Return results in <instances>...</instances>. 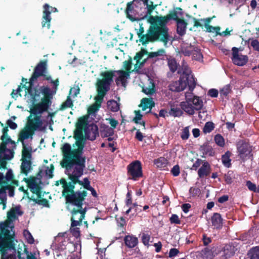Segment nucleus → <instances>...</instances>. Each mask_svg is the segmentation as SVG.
<instances>
[{"label":"nucleus","instance_id":"7ed1b4c3","mask_svg":"<svg viewBox=\"0 0 259 259\" xmlns=\"http://www.w3.org/2000/svg\"><path fill=\"white\" fill-rule=\"evenodd\" d=\"M15 232L12 227L3 223L1 226L0 252L1 259H16L15 244L12 240Z\"/></svg>","mask_w":259,"mask_h":259},{"label":"nucleus","instance_id":"a19ab883","mask_svg":"<svg viewBox=\"0 0 259 259\" xmlns=\"http://www.w3.org/2000/svg\"><path fill=\"white\" fill-rule=\"evenodd\" d=\"M101 134L104 137H108L114 134V130L108 126H105L101 132Z\"/></svg>","mask_w":259,"mask_h":259},{"label":"nucleus","instance_id":"e433bc0d","mask_svg":"<svg viewBox=\"0 0 259 259\" xmlns=\"http://www.w3.org/2000/svg\"><path fill=\"white\" fill-rule=\"evenodd\" d=\"M167 160L164 157H160L154 160V164L157 167L159 168H164L167 165Z\"/></svg>","mask_w":259,"mask_h":259},{"label":"nucleus","instance_id":"0e129e2a","mask_svg":"<svg viewBox=\"0 0 259 259\" xmlns=\"http://www.w3.org/2000/svg\"><path fill=\"white\" fill-rule=\"evenodd\" d=\"M29 188L31 191L32 193L36 194L37 196L40 195V189L38 185L34 187H30Z\"/></svg>","mask_w":259,"mask_h":259},{"label":"nucleus","instance_id":"a211bd4d","mask_svg":"<svg viewBox=\"0 0 259 259\" xmlns=\"http://www.w3.org/2000/svg\"><path fill=\"white\" fill-rule=\"evenodd\" d=\"M50 7L47 4H46L44 6V11H43V16L42 19V26L43 27H47L49 28L50 27V22L51 21V11L49 10Z\"/></svg>","mask_w":259,"mask_h":259},{"label":"nucleus","instance_id":"9d476101","mask_svg":"<svg viewBox=\"0 0 259 259\" xmlns=\"http://www.w3.org/2000/svg\"><path fill=\"white\" fill-rule=\"evenodd\" d=\"M47 70V61H40L35 67L33 74L28 82L29 86L32 82L39 76H44L47 80H50L52 83V77L50 75L45 74V73Z\"/></svg>","mask_w":259,"mask_h":259},{"label":"nucleus","instance_id":"20e7f679","mask_svg":"<svg viewBox=\"0 0 259 259\" xmlns=\"http://www.w3.org/2000/svg\"><path fill=\"white\" fill-rule=\"evenodd\" d=\"M52 83L54 86L52 90L46 86H42L40 88V92L44 95V97L39 103L34 105L30 109V114L41 117V114L44 112L47 111L50 106H51L52 99L58 90L59 84V79H57L55 80H52Z\"/></svg>","mask_w":259,"mask_h":259},{"label":"nucleus","instance_id":"5fc2aeb1","mask_svg":"<svg viewBox=\"0 0 259 259\" xmlns=\"http://www.w3.org/2000/svg\"><path fill=\"white\" fill-rule=\"evenodd\" d=\"M215 143L219 146L223 147L225 145L224 139L223 137L220 135H217L214 137Z\"/></svg>","mask_w":259,"mask_h":259},{"label":"nucleus","instance_id":"6ab92c4d","mask_svg":"<svg viewBox=\"0 0 259 259\" xmlns=\"http://www.w3.org/2000/svg\"><path fill=\"white\" fill-rule=\"evenodd\" d=\"M187 87L186 80L184 77L181 76L179 80L172 82L169 85L171 91L174 92H181L183 91Z\"/></svg>","mask_w":259,"mask_h":259},{"label":"nucleus","instance_id":"603ef678","mask_svg":"<svg viewBox=\"0 0 259 259\" xmlns=\"http://www.w3.org/2000/svg\"><path fill=\"white\" fill-rule=\"evenodd\" d=\"M189 136H190V133H189V127H185L182 130V133L181 135V138L183 140H186L189 138Z\"/></svg>","mask_w":259,"mask_h":259},{"label":"nucleus","instance_id":"c9c22d12","mask_svg":"<svg viewBox=\"0 0 259 259\" xmlns=\"http://www.w3.org/2000/svg\"><path fill=\"white\" fill-rule=\"evenodd\" d=\"M231 153L227 151L222 157V161L224 165L227 167H230L231 165Z\"/></svg>","mask_w":259,"mask_h":259},{"label":"nucleus","instance_id":"c85d7f7f","mask_svg":"<svg viewBox=\"0 0 259 259\" xmlns=\"http://www.w3.org/2000/svg\"><path fill=\"white\" fill-rule=\"evenodd\" d=\"M149 81L148 84L144 85L142 90L147 95H152L155 93V84L151 79Z\"/></svg>","mask_w":259,"mask_h":259},{"label":"nucleus","instance_id":"7c9ffc66","mask_svg":"<svg viewBox=\"0 0 259 259\" xmlns=\"http://www.w3.org/2000/svg\"><path fill=\"white\" fill-rule=\"evenodd\" d=\"M182 10V9L180 8H177L176 10L171 12L166 16L168 20L172 19L176 20L177 22L178 20H181V19L179 18V14L180 13L181 16L182 15V13L181 12Z\"/></svg>","mask_w":259,"mask_h":259},{"label":"nucleus","instance_id":"49530a36","mask_svg":"<svg viewBox=\"0 0 259 259\" xmlns=\"http://www.w3.org/2000/svg\"><path fill=\"white\" fill-rule=\"evenodd\" d=\"M132 58L130 57L128 60H125L123 62V68L125 70V72L131 73L132 68Z\"/></svg>","mask_w":259,"mask_h":259},{"label":"nucleus","instance_id":"13d9d810","mask_svg":"<svg viewBox=\"0 0 259 259\" xmlns=\"http://www.w3.org/2000/svg\"><path fill=\"white\" fill-rule=\"evenodd\" d=\"M37 181V179L33 177L27 179L26 182L27 183L29 187H30L38 185Z\"/></svg>","mask_w":259,"mask_h":259},{"label":"nucleus","instance_id":"ea45409f","mask_svg":"<svg viewBox=\"0 0 259 259\" xmlns=\"http://www.w3.org/2000/svg\"><path fill=\"white\" fill-rule=\"evenodd\" d=\"M31 157V153L29 151L28 149L26 147L25 145H23L22 160H30Z\"/></svg>","mask_w":259,"mask_h":259},{"label":"nucleus","instance_id":"1a4fd4ad","mask_svg":"<svg viewBox=\"0 0 259 259\" xmlns=\"http://www.w3.org/2000/svg\"><path fill=\"white\" fill-rule=\"evenodd\" d=\"M164 53V50L160 49L156 52L150 53L147 57L144 58L145 54L144 52L141 51L137 53L134 57V60H136V64L135 65V68L132 71L138 72L139 69L143 65L148 58L162 56Z\"/></svg>","mask_w":259,"mask_h":259},{"label":"nucleus","instance_id":"f8f14e48","mask_svg":"<svg viewBox=\"0 0 259 259\" xmlns=\"http://www.w3.org/2000/svg\"><path fill=\"white\" fill-rule=\"evenodd\" d=\"M87 211V207H74L72 208L70 211L71 214V222L72 227H77L82 225V222L85 217Z\"/></svg>","mask_w":259,"mask_h":259},{"label":"nucleus","instance_id":"bf43d9fd","mask_svg":"<svg viewBox=\"0 0 259 259\" xmlns=\"http://www.w3.org/2000/svg\"><path fill=\"white\" fill-rule=\"evenodd\" d=\"M54 169V167L53 164H51L50 167H47L46 169V175L48 176L50 178L53 177V173Z\"/></svg>","mask_w":259,"mask_h":259},{"label":"nucleus","instance_id":"6e6d98bb","mask_svg":"<svg viewBox=\"0 0 259 259\" xmlns=\"http://www.w3.org/2000/svg\"><path fill=\"white\" fill-rule=\"evenodd\" d=\"M193 49L194 47L190 46L186 48L182 49V53L186 56H190V55H192Z\"/></svg>","mask_w":259,"mask_h":259},{"label":"nucleus","instance_id":"052dcab7","mask_svg":"<svg viewBox=\"0 0 259 259\" xmlns=\"http://www.w3.org/2000/svg\"><path fill=\"white\" fill-rule=\"evenodd\" d=\"M106 120L109 121V123L111 125L110 127L113 128V130L116 128V126L118 124V121L114 118H107Z\"/></svg>","mask_w":259,"mask_h":259},{"label":"nucleus","instance_id":"393cba45","mask_svg":"<svg viewBox=\"0 0 259 259\" xmlns=\"http://www.w3.org/2000/svg\"><path fill=\"white\" fill-rule=\"evenodd\" d=\"M180 105L182 109L187 114L189 115H193L194 114L195 110L191 102L188 99L186 98L185 102H181Z\"/></svg>","mask_w":259,"mask_h":259},{"label":"nucleus","instance_id":"9b49d317","mask_svg":"<svg viewBox=\"0 0 259 259\" xmlns=\"http://www.w3.org/2000/svg\"><path fill=\"white\" fill-rule=\"evenodd\" d=\"M127 169L129 179L137 181L143 176L142 165L139 160L131 163L127 166Z\"/></svg>","mask_w":259,"mask_h":259},{"label":"nucleus","instance_id":"de8ad7c7","mask_svg":"<svg viewBox=\"0 0 259 259\" xmlns=\"http://www.w3.org/2000/svg\"><path fill=\"white\" fill-rule=\"evenodd\" d=\"M204 26L206 29V31L208 32H215L217 34L219 33L220 30L219 27H213L207 24H205Z\"/></svg>","mask_w":259,"mask_h":259},{"label":"nucleus","instance_id":"423d86ee","mask_svg":"<svg viewBox=\"0 0 259 259\" xmlns=\"http://www.w3.org/2000/svg\"><path fill=\"white\" fill-rule=\"evenodd\" d=\"M100 76L102 78L98 79L96 84L97 92L100 94L106 95L113 81V78L115 76V71L113 70L103 71L101 73Z\"/></svg>","mask_w":259,"mask_h":259},{"label":"nucleus","instance_id":"dca6fc26","mask_svg":"<svg viewBox=\"0 0 259 259\" xmlns=\"http://www.w3.org/2000/svg\"><path fill=\"white\" fill-rule=\"evenodd\" d=\"M115 75L117 77L115 82L117 85L121 84L122 87H125L127 83V79L130 78V74L128 72H125L122 70H115Z\"/></svg>","mask_w":259,"mask_h":259},{"label":"nucleus","instance_id":"e2e57ef3","mask_svg":"<svg viewBox=\"0 0 259 259\" xmlns=\"http://www.w3.org/2000/svg\"><path fill=\"white\" fill-rule=\"evenodd\" d=\"M204 162L201 159H197V160L193 163L191 169L196 170Z\"/></svg>","mask_w":259,"mask_h":259},{"label":"nucleus","instance_id":"a878e982","mask_svg":"<svg viewBox=\"0 0 259 259\" xmlns=\"http://www.w3.org/2000/svg\"><path fill=\"white\" fill-rule=\"evenodd\" d=\"M234 247L230 245H226L222 251V259H227L231 257L234 254Z\"/></svg>","mask_w":259,"mask_h":259},{"label":"nucleus","instance_id":"c756f323","mask_svg":"<svg viewBox=\"0 0 259 259\" xmlns=\"http://www.w3.org/2000/svg\"><path fill=\"white\" fill-rule=\"evenodd\" d=\"M125 245L130 248H133L138 243V240L137 237L133 236H126L124 238Z\"/></svg>","mask_w":259,"mask_h":259},{"label":"nucleus","instance_id":"09e8293b","mask_svg":"<svg viewBox=\"0 0 259 259\" xmlns=\"http://www.w3.org/2000/svg\"><path fill=\"white\" fill-rule=\"evenodd\" d=\"M214 127V124L212 122H207L203 127V132L204 133H209L213 130Z\"/></svg>","mask_w":259,"mask_h":259},{"label":"nucleus","instance_id":"69168bd1","mask_svg":"<svg viewBox=\"0 0 259 259\" xmlns=\"http://www.w3.org/2000/svg\"><path fill=\"white\" fill-rule=\"evenodd\" d=\"M179 253V250L178 249L175 248H171L169 250L168 257L170 258H172L173 257L177 256Z\"/></svg>","mask_w":259,"mask_h":259},{"label":"nucleus","instance_id":"f03ea898","mask_svg":"<svg viewBox=\"0 0 259 259\" xmlns=\"http://www.w3.org/2000/svg\"><path fill=\"white\" fill-rule=\"evenodd\" d=\"M74 171L75 167L72 173L68 174L69 178L71 181V182H67L65 179H62L59 181H57L55 185L59 186V183L62 185L63 188L62 195L65 197L67 203H69L75 206V208H82L88 193L87 191L84 190L76 192L74 191V185L75 184L78 183L80 185H82V182L79 180L80 177L77 178V181H73L72 179L70 178V176L74 174Z\"/></svg>","mask_w":259,"mask_h":259},{"label":"nucleus","instance_id":"cd10ccee","mask_svg":"<svg viewBox=\"0 0 259 259\" xmlns=\"http://www.w3.org/2000/svg\"><path fill=\"white\" fill-rule=\"evenodd\" d=\"M177 33L182 36L186 33L187 23L184 20H178L177 22Z\"/></svg>","mask_w":259,"mask_h":259},{"label":"nucleus","instance_id":"864d4df0","mask_svg":"<svg viewBox=\"0 0 259 259\" xmlns=\"http://www.w3.org/2000/svg\"><path fill=\"white\" fill-rule=\"evenodd\" d=\"M73 105L72 100L69 97H68L67 100L64 102L61 107V110H64L66 108L72 107Z\"/></svg>","mask_w":259,"mask_h":259},{"label":"nucleus","instance_id":"4468645a","mask_svg":"<svg viewBox=\"0 0 259 259\" xmlns=\"http://www.w3.org/2000/svg\"><path fill=\"white\" fill-rule=\"evenodd\" d=\"M26 125L34 132L42 131L44 128L41 117L33 114H30L27 117Z\"/></svg>","mask_w":259,"mask_h":259},{"label":"nucleus","instance_id":"8fccbe9b","mask_svg":"<svg viewBox=\"0 0 259 259\" xmlns=\"http://www.w3.org/2000/svg\"><path fill=\"white\" fill-rule=\"evenodd\" d=\"M231 87L230 85H226L220 91L221 96H227L231 92Z\"/></svg>","mask_w":259,"mask_h":259},{"label":"nucleus","instance_id":"f257e3e1","mask_svg":"<svg viewBox=\"0 0 259 259\" xmlns=\"http://www.w3.org/2000/svg\"><path fill=\"white\" fill-rule=\"evenodd\" d=\"M74 138L77 140L76 144L78 146V148L71 149V146L69 143H64L61 147L63 154V160L61 164L62 166L65 167L68 171L71 169L74 164H76L75 171L70 176V178L72 179L73 181H77V178L80 177L82 175L85 167V160L81 156L84 147L82 125L79 124L77 126L76 130L74 132Z\"/></svg>","mask_w":259,"mask_h":259},{"label":"nucleus","instance_id":"b1692460","mask_svg":"<svg viewBox=\"0 0 259 259\" xmlns=\"http://www.w3.org/2000/svg\"><path fill=\"white\" fill-rule=\"evenodd\" d=\"M98 135V128L96 125L91 126L85 132L86 138L91 141L95 140Z\"/></svg>","mask_w":259,"mask_h":259},{"label":"nucleus","instance_id":"5701e85b","mask_svg":"<svg viewBox=\"0 0 259 259\" xmlns=\"http://www.w3.org/2000/svg\"><path fill=\"white\" fill-rule=\"evenodd\" d=\"M154 105L155 103L152 98H145L141 100L140 107H141L143 111H146L148 109V112H150Z\"/></svg>","mask_w":259,"mask_h":259},{"label":"nucleus","instance_id":"774afa93","mask_svg":"<svg viewBox=\"0 0 259 259\" xmlns=\"http://www.w3.org/2000/svg\"><path fill=\"white\" fill-rule=\"evenodd\" d=\"M250 45L254 50L259 52V41L256 39H254L251 41Z\"/></svg>","mask_w":259,"mask_h":259},{"label":"nucleus","instance_id":"2eb2a0df","mask_svg":"<svg viewBox=\"0 0 259 259\" xmlns=\"http://www.w3.org/2000/svg\"><path fill=\"white\" fill-rule=\"evenodd\" d=\"M233 57L232 61L233 63L238 66H243L248 61V57L246 55H243L238 53V49L234 47L232 49Z\"/></svg>","mask_w":259,"mask_h":259},{"label":"nucleus","instance_id":"bb28decb","mask_svg":"<svg viewBox=\"0 0 259 259\" xmlns=\"http://www.w3.org/2000/svg\"><path fill=\"white\" fill-rule=\"evenodd\" d=\"M211 223L215 229L221 228L223 225V219L221 215L219 213H214L211 217Z\"/></svg>","mask_w":259,"mask_h":259},{"label":"nucleus","instance_id":"39448f33","mask_svg":"<svg viewBox=\"0 0 259 259\" xmlns=\"http://www.w3.org/2000/svg\"><path fill=\"white\" fill-rule=\"evenodd\" d=\"M168 20L167 16L165 17H153L151 16L149 21L152 25L150 27H154L158 30L155 34L157 36V40H159L164 43L167 44L168 39V29L165 26Z\"/></svg>","mask_w":259,"mask_h":259},{"label":"nucleus","instance_id":"aec40b11","mask_svg":"<svg viewBox=\"0 0 259 259\" xmlns=\"http://www.w3.org/2000/svg\"><path fill=\"white\" fill-rule=\"evenodd\" d=\"M34 132L31 130L27 126L25 125L24 128H23L19 135V140L21 141L22 145L24 144V140L28 139L29 138H32V136L34 134Z\"/></svg>","mask_w":259,"mask_h":259},{"label":"nucleus","instance_id":"338daca9","mask_svg":"<svg viewBox=\"0 0 259 259\" xmlns=\"http://www.w3.org/2000/svg\"><path fill=\"white\" fill-rule=\"evenodd\" d=\"M171 172L174 176L177 177L180 174V167L178 165H175L171 170Z\"/></svg>","mask_w":259,"mask_h":259},{"label":"nucleus","instance_id":"a18cd8bd","mask_svg":"<svg viewBox=\"0 0 259 259\" xmlns=\"http://www.w3.org/2000/svg\"><path fill=\"white\" fill-rule=\"evenodd\" d=\"M192 55L193 58L195 60L200 61L202 59V55L200 52V50L195 47H194Z\"/></svg>","mask_w":259,"mask_h":259},{"label":"nucleus","instance_id":"37998d69","mask_svg":"<svg viewBox=\"0 0 259 259\" xmlns=\"http://www.w3.org/2000/svg\"><path fill=\"white\" fill-rule=\"evenodd\" d=\"M250 259H259V246L252 248L250 251Z\"/></svg>","mask_w":259,"mask_h":259},{"label":"nucleus","instance_id":"72a5a7b5","mask_svg":"<svg viewBox=\"0 0 259 259\" xmlns=\"http://www.w3.org/2000/svg\"><path fill=\"white\" fill-rule=\"evenodd\" d=\"M185 80L186 81L187 85H188L189 90L192 91L195 87L196 82L192 74L188 76H184Z\"/></svg>","mask_w":259,"mask_h":259},{"label":"nucleus","instance_id":"2f4dec72","mask_svg":"<svg viewBox=\"0 0 259 259\" xmlns=\"http://www.w3.org/2000/svg\"><path fill=\"white\" fill-rule=\"evenodd\" d=\"M167 65L171 72H175L178 69V63L174 58L169 57L167 59Z\"/></svg>","mask_w":259,"mask_h":259},{"label":"nucleus","instance_id":"0eeeda50","mask_svg":"<svg viewBox=\"0 0 259 259\" xmlns=\"http://www.w3.org/2000/svg\"><path fill=\"white\" fill-rule=\"evenodd\" d=\"M8 127L7 126L5 127L3 129V135L1 137L3 142L0 145V162L3 166L6 164V160H10L14 156L13 151L6 148V145L10 143L13 145H15V143L8 137Z\"/></svg>","mask_w":259,"mask_h":259},{"label":"nucleus","instance_id":"c03bdc74","mask_svg":"<svg viewBox=\"0 0 259 259\" xmlns=\"http://www.w3.org/2000/svg\"><path fill=\"white\" fill-rule=\"evenodd\" d=\"M23 235L28 243L31 244L34 243V239L29 231L24 230L23 231Z\"/></svg>","mask_w":259,"mask_h":259},{"label":"nucleus","instance_id":"3c124183","mask_svg":"<svg viewBox=\"0 0 259 259\" xmlns=\"http://www.w3.org/2000/svg\"><path fill=\"white\" fill-rule=\"evenodd\" d=\"M70 231L73 236H74L76 238L79 237L80 235V233L79 228L76 227H72V226L71 225Z\"/></svg>","mask_w":259,"mask_h":259},{"label":"nucleus","instance_id":"6e6552de","mask_svg":"<svg viewBox=\"0 0 259 259\" xmlns=\"http://www.w3.org/2000/svg\"><path fill=\"white\" fill-rule=\"evenodd\" d=\"M158 30L154 27H150L146 34H144V27L140 25V28L137 30V33L140 38V41L143 44H146L149 41L157 40V36L155 34Z\"/></svg>","mask_w":259,"mask_h":259},{"label":"nucleus","instance_id":"4c0bfd02","mask_svg":"<svg viewBox=\"0 0 259 259\" xmlns=\"http://www.w3.org/2000/svg\"><path fill=\"white\" fill-rule=\"evenodd\" d=\"M108 108L112 112H117L119 109V104L114 100H111L107 102Z\"/></svg>","mask_w":259,"mask_h":259},{"label":"nucleus","instance_id":"4be33fe9","mask_svg":"<svg viewBox=\"0 0 259 259\" xmlns=\"http://www.w3.org/2000/svg\"><path fill=\"white\" fill-rule=\"evenodd\" d=\"M210 171L211 168L209 164L206 161L204 162L198 170V176L200 178L207 177L210 174Z\"/></svg>","mask_w":259,"mask_h":259},{"label":"nucleus","instance_id":"ddd939ff","mask_svg":"<svg viewBox=\"0 0 259 259\" xmlns=\"http://www.w3.org/2000/svg\"><path fill=\"white\" fill-rule=\"evenodd\" d=\"M237 149L238 156L242 160L247 159L251 156L252 147L248 143L239 141L237 144Z\"/></svg>","mask_w":259,"mask_h":259},{"label":"nucleus","instance_id":"4d7b16f0","mask_svg":"<svg viewBox=\"0 0 259 259\" xmlns=\"http://www.w3.org/2000/svg\"><path fill=\"white\" fill-rule=\"evenodd\" d=\"M5 179L7 181H12L14 183H15V182H16L15 180H14V175L12 169H10L8 170L6 177H5Z\"/></svg>","mask_w":259,"mask_h":259},{"label":"nucleus","instance_id":"f3484780","mask_svg":"<svg viewBox=\"0 0 259 259\" xmlns=\"http://www.w3.org/2000/svg\"><path fill=\"white\" fill-rule=\"evenodd\" d=\"M105 96V95L97 93L94 99L95 102L90 106L88 109L89 114H93L99 110Z\"/></svg>","mask_w":259,"mask_h":259},{"label":"nucleus","instance_id":"f704fd0d","mask_svg":"<svg viewBox=\"0 0 259 259\" xmlns=\"http://www.w3.org/2000/svg\"><path fill=\"white\" fill-rule=\"evenodd\" d=\"M31 168V162L30 160H22L21 165V169L22 172L25 174L26 175L30 170Z\"/></svg>","mask_w":259,"mask_h":259},{"label":"nucleus","instance_id":"79ce46f5","mask_svg":"<svg viewBox=\"0 0 259 259\" xmlns=\"http://www.w3.org/2000/svg\"><path fill=\"white\" fill-rule=\"evenodd\" d=\"M169 114L174 117H179L182 115L183 111L179 108L172 107L169 111Z\"/></svg>","mask_w":259,"mask_h":259},{"label":"nucleus","instance_id":"58836bf2","mask_svg":"<svg viewBox=\"0 0 259 259\" xmlns=\"http://www.w3.org/2000/svg\"><path fill=\"white\" fill-rule=\"evenodd\" d=\"M141 2V1H139ZM145 5L146 6L147 9V13L151 14L155 8L156 6L153 5V2L149 0H142Z\"/></svg>","mask_w":259,"mask_h":259},{"label":"nucleus","instance_id":"473e14b6","mask_svg":"<svg viewBox=\"0 0 259 259\" xmlns=\"http://www.w3.org/2000/svg\"><path fill=\"white\" fill-rule=\"evenodd\" d=\"M178 72L179 73H182L181 76L182 77L188 76L189 75L191 74V71L190 68L189 67L186 62L184 61L182 62L181 69Z\"/></svg>","mask_w":259,"mask_h":259},{"label":"nucleus","instance_id":"680f3d73","mask_svg":"<svg viewBox=\"0 0 259 259\" xmlns=\"http://www.w3.org/2000/svg\"><path fill=\"white\" fill-rule=\"evenodd\" d=\"M35 202L39 204H41V205H42L44 206H47L48 204V201L47 199H41L40 197L39 196H38V198L34 200Z\"/></svg>","mask_w":259,"mask_h":259},{"label":"nucleus","instance_id":"412c9836","mask_svg":"<svg viewBox=\"0 0 259 259\" xmlns=\"http://www.w3.org/2000/svg\"><path fill=\"white\" fill-rule=\"evenodd\" d=\"M186 97L193 105V106L195 110H199L202 109L203 101L199 97L194 96L191 94L186 95Z\"/></svg>","mask_w":259,"mask_h":259}]
</instances>
